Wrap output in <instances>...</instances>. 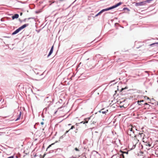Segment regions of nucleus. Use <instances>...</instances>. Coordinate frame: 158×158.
<instances>
[{
    "mask_svg": "<svg viewBox=\"0 0 158 158\" xmlns=\"http://www.w3.org/2000/svg\"><path fill=\"white\" fill-rule=\"evenodd\" d=\"M75 150H76L77 151H79V149L78 148H75Z\"/></svg>",
    "mask_w": 158,
    "mask_h": 158,
    "instance_id": "nucleus-23",
    "label": "nucleus"
},
{
    "mask_svg": "<svg viewBox=\"0 0 158 158\" xmlns=\"http://www.w3.org/2000/svg\"><path fill=\"white\" fill-rule=\"evenodd\" d=\"M130 131H132V132L134 133V131H133V129L132 128H131L130 129Z\"/></svg>",
    "mask_w": 158,
    "mask_h": 158,
    "instance_id": "nucleus-25",
    "label": "nucleus"
},
{
    "mask_svg": "<svg viewBox=\"0 0 158 158\" xmlns=\"http://www.w3.org/2000/svg\"><path fill=\"white\" fill-rule=\"evenodd\" d=\"M53 48H54V46L53 45L51 48V49L50 50V51L48 54V55L47 56V57H49L52 53L53 50Z\"/></svg>",
    "mask_w": 158,
    "mask_h": 158,
    "instance_id": "nucleus-7",
    "label": "nucleus"
},
{
    "mask_svg": "<svg viewBox=\"0 0 158 158\" xmlns=\"http://www.w3.org/2000/svg\"><path fill=\"white\" fill-rule=\"evenodd\" d=\"M122 2H119L118 3L116 4H115L114 5H113L110 7H108V8H109L108 9H109V10H110L111 9H113L114 8H115L117 7L118 6H119L121 4H122Z\"/></svg>",
    "mask_w": 158,
    "mask_h": 158,
    "instance_id": "nucleus-1",
    "label": "nucleus"
},
{
    "mask_svg": "<svg viewBox=\"0 0 158 158\" xmlns=\"http://www.w3.org/2000/svg\"><path fill=\"white\" fill-rule=\"evenodd\" d=\"M145 73H148V72H147V71H145Z\"/></svg>",
    "mask_w": 158,
    "mask_h": 158,
    "instance_id": "nucleus-40",
    "label": "nucleus"
},
{
    "mask_svg": "<svg viewBox=\"0 0 158 158\" xmlns=\"http://www.w3.org/2000/svg\"><path fill=\"white\" fill-rule=\"evenodd\" d=\"M36 31H37L38 32H39V31H38V30H36Z\"/></svg>",
    "mask_w": 158,
    "mask_h": 158,
    "instance_id": "nucleus-39",
    "label": "nucleus"
},
{
    "mask_svg": "<svg viewBox=\"0 0 158 158\" xmlns=\"http://www.w3.org/2000/svg\"><path fill=\"white\" fill-rule=\"evenodd\" d=\"M6 37L9 38V37Z\"/></svg>",
    "mask_w": 158,
    "mask_h": 158,
    "instance_id": "nucleus-46",
    "label": "nucleus"
},
{
    "mask_svg": "<svg viewBox=\"0 0 158 158\" xmlns=\"http://www.w3.org/2000/svg\"><path fill=\"white\" fill-rule=\"evenodd\" d=\"M128 88V87H125L124 88H122L120 90V91L122 92L125 89H127Z\"/></svg>",
    "mask_w": 158,
    "mask_h": 158,
    "instance_id": "nucleus-18",
    "label": "nucleus"
},
{
    "mask_svg": "<svg viewBox=\"0 0 158 158\" xmlns=\"http://www.w3.org/2000/svg\"><path fill=\"white\" fill-rule=\"evenodd\" d=\"M37 75H39V76L40 77V78L37 79V80L40 81L42 79L44 78V77H42V76L43 75V73H36L35 71L34 72Z\"/></svg>",
    "mask_w": 158,
    "mask_h": 158,
    "instance_id": "nucleus-4",
    "label": "nucleus"
},
{
    "mask_svg": "<svg viewBox=\"0 0 158 158\" xmlns=\"http://www.w3.org/2000/svg\"><path fill=\"white\" fill-rule=\"evenodd\" d=\"M123 10H126L127 11H129L130 10L128 8H127V7H124V8L123 9Z\"/></svg>",
    "mask_w": 158,
    "mask_h": 158,
    "instance_id": "nucleus-15",
    "label": "nucleus"
},
{
    "mask_svg": "<svg viewBox=\"0 0 158 158\" xmlns=\"http://www.w3.org/2000/svg\"><path fill=\"white\" fill-rule=\"evenodd\" d=\"M93 79H95V81H97L98 80V78L97 77H96V76H94L93 77Z\"/></svg>",
    "mask_w": 158,
    "mask_h": 158,
    "instance_id": "nucleus-17",
    "label": "nucleus"
},
{
    "mask_svg": "<svg viewBox=\"0 0 158 158\" xmlns=\"http://www.w3.org/2000/svg\"><path fill=\"white\" fill-rule=\"evenodd\" d=\"M144 101L143 100H142L140 101H137V104L139 105H142V104H139V103H141V102H143Z\"/></svg>",
    "mask_w": 158,
    "mask_h": 158,
    "instance_id": "nucleus-13",
    "label": "nucleus"
},
{
    "mask_svg": "<svg viewBox=\"0 0 158 158\" xmlns=\"http://www.w3.org/2000/svg\"><path fill=\"white\" fill-rule=\"evenodd\" d=\"M74 128V126H71V128L69 129V130H71V129H73Z\"/></svg>",
    "mask_w": 158,
    "mask_h": 158,
    "instance_id": "nucleus-22",
    "label": "nucleus"
},
{
    "mask_svg": "<svg viewBox=\"0 0 158 158\" xmlns=\"http://www.w3.org/2000/svg\"><path fill=\"white\" fill-rule=\"evenodd\" d=\"M146 3L145 1H143L139 2H136L135 4L136 6H142L144 5Z\"/></svg>",
    "mask_w": 158,
    "mask_h": 158,
    "instance_id": "nucleus-3",
    "label": "nucleus"
},
{
    "mask_svg": "<svg viewBox=\"0 0 158 158\" xmlns=\"http://www.w3.org/2000/svg\"><path fill=\"white\" fill-rule=\"evenodd\" d=\"M37 156L35 154V156H34V157H35L36 156Z\"/></svg>",
    "mask_w": 158,
    "mask_h": 158,
    "instance_id": "nucleus-37",
    "label": "nucleus"
},
{
    "mask_svg": "<svg viewBox=\"0 0 158 158\" xmlns=\"http://www.w3.org/2000/svg\"><path fill=\"white\" fill-rule=\"evenodd\" d=\"M115 81V80H113V81H110V83H112V82H114V81Z\"/></svg>",
    "mask_w": 158,
    "mask_h": 158,
    "instance_id": "nucleus-30",
    "label": "nucleus"
},
{
    "mask_svg": "<svg viewBox=\"0 0 158 158\" xmlns=\"http://www.w3.org/2000/svg\"><path fill=\"white\" fill-rule=\"evenodd\" d=\"M158 44V42H156V43H153V44H150V45L152 46V45H155V44Z\"/></svg>",
    "mask_w": 158,
    "mask_h": 158,
    "instance_id": "nucleus-21",
    "label": "nucleus"
},
{
    "mask_svg": "<svg viewBox=\"0 0 158 158\" xmlns=\"http://www.w3.org/2000/svg\"><path fill=\"white\" fill-rule=\"evenodd\" d=\"M68 125H69H69H71V124H69Z\"/></svg>",
    "mask_w": 158,
    "mask_h": 158,
    "instance_id": "nucleus-41",
    "label": "nucleus"
},
{
    "mask_svg": "<svg viewBox=\"0 0 158 158\" xmlns=\"http://www.w3.org/2000/svg\"><path fill=\"white\" fill-rule=\"evenodd\" d=\"M148 76H149V74L148 73Z\"/></svg>",
    "mask_w": 158,
    "mask_h": 158,
    "instance_id": "nucleus-45",
    "label": "nucleus"
},
{
    "mask_svg": "<svg viewBox=\"0 0 158 158\" xmlns=\"http://www.w3.org/2000/svg\"><path fill=\"white\" fill-rule=\"evenodd\" d=\"M83 123V124H85V123H84V121H82L80 123Z\"/></svg>",
    "mask_w": 158,
    "mask_h": 158,
    "instance_id": "nucleus-29",
    "label": "nucleus"
},
{
    "mask_svg": "<svg viewBox=\"0 0 158 158\" xmlns=\"http://www.w3.org/2000/svg\"><path fill=\"white\" fill-rule=\"evenodd\" d=\"M37 77H38H38H39V76H37Z\"/></svg>",
    "mask_w": 158,
    "mask_h": 158,
    "instance_id": "nucleus-44",
    "label": "nucleus"
},
{
    "mask_svg": "<svg viewBox=\"0 0 158 158\" xmlns=\"http://www.w3.org/2000/svg\"><path fill=\"white\" fill-rule=\"evenodd\" d=\"M146 146H148L149 147H151V144L149 142H147L146 143Z\"/></svg>",
    "mask_w": 158,
    "mask_h": 158,
    "instance_id": "nucleus-14",
    "label": "nucleus"
},
{
    "mask_svg": "<svg viewBox=\"0 0 158 158\" xmlns=\"http://www.w3.org/2000/svg\"><path fill=\"white\" fill-rule=\"evenodd\" d=\"M22 114V112L21 111H20L19 112V114L17 118L15 119V121H17V120L20 119L21 116Z\"/></svg>",
    "mask_w": 158,
    "mask_h": 158,
    "instance_id": "nucleus-11",
    "label": "nucleus"
},
{
    "mask_svg": "<svg viewBox=\"0 0 158 158\" xmlns=\"http://www.w3.org/2000/svg\"><path fill=\"white\" fill-rule=\"evenodd\" d=\"M90 119L89 118H86L84 119V123H88L89 120Z\"/></svg>",
    "mask_w": 158,
    "mask_h": 158,
    "instance_id": "nucleus-12",
    "label": "nucleus"
},
{
    "mask_svg": "<svg viewBox=\"0 0 158 158\" xmlns=\"http://www.w3.org/2000/svg\"><path fill=\"white\" fill-rule=\"evenodd\" d=\"M19 17V15L17 14H15L12 17V19H17Z\"/></svg>",
    "mask_w": 158,
    "mask_h": 158,
    "instance_id": "nucleus-10",
    "label": "nucleus"
},
{
    "mask_svg": "<svg viewBox=\"0 0 158 158\" xmlns=\"http://www.w3.org/2000/svg\"><path fill=\"white\" fill-rule=\"evenodd\" d=\"M135 145H133L132 149H134L135 148Z\"/></svg>",
    "mask_w": 158,
    "mask_h": 158,
    "instance_id": "nucleus-28",
    "label": "nucleus"
},
{
    "mask_svg": "<svg viewBox=\"0 0 158 158\" xmlns=\"http://www.w3.org/2000/svg\"><path fill=\"white\" fill-rule=\"evenodd\" d=\"M109 9L108 8H105V9L102 10L99 12H98V14H97L96 15H95L94 17H97V16H98V15H101L102 13L104 12L109 10V9Z\"/></svg>",
    "mask_w": 158,
    "mask_h": 158,
    "instance_id": "nucleus-2",
    "label": "nucleus"
},
{
    "mask_svg": "<svg viewBox=\"0 0 158 158\" xmlns=\"http://www.w3.org/2000/svg\"><path fill=\"white\" fill-rule=\"evenodd\" d=\"M69 131L70 130H69L68 131H66L65 133V135L66 134H67V133H68Z\"/></svg>",
    "mask_w": 158,
    "mask_h": 158,
    "instance_id": "nucleus-27",
    "label": "nucleus"
},
{
    "mask_svg": "<svg viewBox=\"0 0 158 158\" xmlns=\"http://www.w3.org/2000/svg\"><path fill=\"white\" fill-rule=\"evenodd\" d=\"M121 152L122 153V154H121L120 156L122 157V158H125L124 156L123 155V154H128V151L127 152L123 151H121Z\"/></svg>",
    "mask_w": 158,
    "mask_h": 158,
    "instance_id": "nucleus-6",
    "label": "nucleus"
},
{
    "mask_svg": "<svg viewBox=\"0 0 158 158\" xmlns=\"http://www.w3.org/2000/svg\"><path fill=\"white\" fill-rule=\"evenodd\" d=\"M58 151L59 152H60L62 151V150L60 148H57L56 149V151H55V152H56Z\"/></svg>",
    "mask_w": 158,
    "mask_h": 158,
    "instance_id": "nucleus-16",
    "label": "nucleus"
},
{
    "mask_svg": "<svg viewBox=\"0 0 158 158\" xmlns=\"http://www.w3.org/2000/svg\"><path fill=\"white\" fill-rule=\"evenodd\" d=\"M76 0H75V1H76Z\"/></svg>",
    "mask_w": 158,
    "mask_h": 158,
    "instance_id": "nucleus-47",
    "label": "nucleus"
},
{
    "mask_svg": "<svg viewBox=\"0 0 158 158\" xmlns=\"http://www.w3.org/2000/svg\"><path fill=\"white\" fill-rule=\"evenodd\" d=\"M44 124V123L43 122H41V124L42 125H43Z\"/></svg>",
    "mask_w": 158,
    "mask_h": 158,
    "instance_id": "nucleus-31",
    "label": "nucleus"
},
{
    "mask_svg": "<svg viewBox=\"0 0 158 158\" xmlns=\"http://www.w3.org/2000/svg\"><path fill=\"white\" fill-rule=\"evenodd\" d=\"M19 21L20 22H22V21L20 19H19Z\"/></svg>",
    "mask_w": 158,
    "mask_h": 158,
    "instance_id": "nucleus-36",
    "label": "nucleus"
},
{
    "mask_svg": "<svg viewBox=\"0 0 158 158\" xmlns=\"http://www.w3.org/2000/svg\"><path fill=\"white\" fill-rule=\"evenodd\" d=\"M144 98L145 99H149V98L147 96H144Z\"/></svg>",
    "mask_w": 158,
    "mask_h": 158,
    "instance_id": "nucleus-24",
    "label": "nucleus"
},
{
    "mask_svg": "<svg viewBox=\"0 0 158 158\" xmlns=\"http://www.w3.org/2000/svg\"><path fill=\"white\" fill-rule=\"evenodd\" d=\"M21 30V29L20 27H19L15 31L12 33V35H14L15 34H16L19 33Z\"/></svg>",
    "mask_w": 158,
    "mask_h": 158,
    "instance_id": "nucleus-5",
    "label": "nucleus"
},
{
    "mask_svg": "<svg viewBox=\"0 0 158 158\" xmlns=\"http://www.w3.org/2000/svg\"><path fill=\"white\" fill-rule=\"evenodd\" d=\"M108 111V110H104V109H102L98 111L99 112L102 113V114H106Z\"/></svg>",
    "mask_w": 158,
    "mask_h": 158,
    "instance_id": "nucleus-8",
    "label": "nucleus"
},
{
    "mask_svg": "<svg viewBox=\"0 0 158 158\" xmlns=\"http://www.w3.org/2000/svg\"><path fill=\"white\" fill-rule=\"evenodd\" d=\"M54 144V143H52V144H51V145H50L47 148V150L50 147H51L52 145H53Z\"/></svg>",
    "mask_w": 158,
    "mask_h": 158,
    "instance_id": "nucleus-19",
    "label": "nucleus"
},
{
    "mask_svg": "<svg viewBox=\"0 0 158 158\" xmlns=\"http://www.w3.org/2000/svg\"><path fill=\"white\" fill-rule=\"evenodd\" d=\"M63 136H61V138H63Z\"/></svg>",
    "mask_w": 158,
    "mask_h": 158,
    "instance_id": "nucleus-42",
    "label": "nucleus"
},
{
    "mask_svg": "<svg viewBox=\"0 0 158 158\" xmlns=\"http://www.w3.org/2000/svg\"><path fill=\"white\" fill-rule=\"evenodd\" d=\"M34 19V18H33V17H30V18H28L27 19L29 20V19Z\"/></svg>",
    "mask_w": 158,
    "mask_h": 158,
    "instance_id": "nucleus-26",
    "label": "nucleus"
},
{
    "mask_svg": "<svg viewBox=\"0 0 158 158\" xmlns=\"http://www.w3.org/2000/svg\"><path fill=\"white\" fill-rule=\"evenodd\" d=\"M65 135L64 134V135H63L62 136H63V137H64V136H65Z\"/></svg>",
    "mask_w": 158,
    "mask_h": 158,
    "instance_id": "nucleus-38",
    "label": "nucleus"
},
{
    "mask_svg": "<svg viewBox=\"0 0 158 158\" xmlns=\"http://www.w3.org/2000/svg\"><path fill=\"white\" fill-rule=\"evenodd\" d=\"M157 105H158V102H157Z\"/></svg>",
    "mask_w": 158,
    "mask_h": 158,
    "instance_id": "nucleus-43",
    "label": "nucleus"
},
{
    "mask_svg": "<svg viewBox=\"0 0 158 158\" xmlns=\"http://www.w3.org/2000/svg\"><path fill=\"white\" fill-rule=\"evenodd\" d=\"M54 144V143H52V144H51V145H50L47 148V150L50 147H51L52 145H53Z\"/></svg>",
    "mask_w": 158,
    "mask_h": 158,
    "instance_id": "nucleus-20",
    "label": "nucleus"
},
{
    "mask_svg": "<svg viewBox=\"0 0 158 158\" xmlns=\"http://www.w3.org/2000/svg\"><path fill=\"white\" fill-rule=\"evenodd\" d=\"M1 21H4V20H3V18H2V19H1Z\"/></svg>",
    "mask_w": 158,
    "mask_h": 158,
    "instance_id": "nucleus-33",
    "label": "nucleus"
},
{
    "mask_svg": "<svg viewBox=\"0 0 158 158\" xmlns=\"http://www.w3.org/2000/svg\"><path fill=\"white\" fill-rule=\"evenodd\" d=\"M29 24L28 23L25 24L23 25L22 26H21L20 27H19L22 30L23 29H24V28H25V27H27L29 26Z\"/></svg>",
    "mask_w": 158,
    "mask_h": 158,
    "instance_id": "nucleus-9",
    "label": "nucleus"
},
{
    "mask_svg": "<svg viewBox=\"0 0 158 158\" xmlns=\"http://www.w3.org/2000/svg\"><path fill=\"white\" fill-rule=\"evenodd\" d=\"M27 19H24V20H23V21H24V22H25L26 21V20Z\"/></svg>",
    "mask_w": 158,
    "mask_h": 158,
    "instance_id": "nucleus-35",
    "label": "nucleus"
},
{
    "mask_svg": "<svg viewBox=\"0 0 158 158\" xmlns=\"http://www.w3.org/2000/svg\"><path fill=\"white\" fill-rule=\"evenodd\" d=\"M144 105H148V104L146 103H144Z\"/></svg>",
    "mask_w": 158,
    "mask_h": 158,
    "instance_id": "nucleus-34",
    "label": "nucleus"
},
{
    "mask_svg": "<svg viewBox=\"0 0 158 158\" xmlns=\"http://www.w3.org/2000/svg\"><path fill=\"white\" fill-rule=\"evenodd\" d=\"M20 15L21 16H22L23 15V13L22 12H20Z\"/></svg>",
    "mask_w": 158,
    "mask_h": 158,
    "instance_id": "nucleus-32",
    "label": "nucleus"
}]
</instances>
